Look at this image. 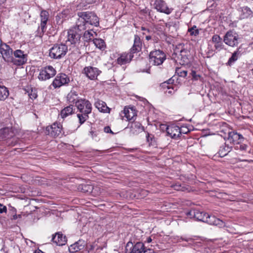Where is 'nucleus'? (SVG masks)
<instances>
[{
    "mask_svg": "<svg viewBox=\"0 0 253 253\" xmlns=\"http://www.w3.org/2000/svg\"><path fill=\"white\" fill-rule=\"evenodd\" d=\"M133 56V54L130 51L128 53L124 52L117 58V63L120 65L126 64L130 62Z\"/></svg>",
    "mask_w": 253,
    "mask_h": 253,
    "instance_id": "obj_20",
    "label": "nucleus"
},
{
    "mask_svg": "<svg viewBox=\"0 0 253 253\" xmlns=\"http://www.w3.org/2000/svg\"><path fill=\"white\" fill-rule=\"evenodd\" d=\"M0 52L5 62H11L13 61L12 49L8 45L1 42L0 44Z\"/></svg>",
    "mask_w": 253,
    "mask_h": 253,
    "instance_id": "obj_9",
    "label": "nucleus"
},
{
    "mask_svg": "<svg viewBox=\"0 0 253 253\" xmlns=\"http://www.w3.org/2000/svg\"><path fill=\"white\" fill-rule=\"evenodd\" d=\"M153 34H149L147 35H146L145 39L147 41H149L152 39V35Z\"/></svg>",
    "mask_w": 253,
    "mask_h": 253,
    "instance_id": "obj_49",
    "label": "nucleus"
},
{
    "mask_svg": "<svg viewBox=\"0 0 253 253\" xmlns=\"http://www.w3.org/2000/svg\"><path fill=\"white\" fill-rule=\"evenodd\" d=\"M162 129L166 128L167 135L172 138H176L180 137L181 135V131L180 128L178 126H166L165 125H162Z\"/></svg>",
    "mask_w": 253,
    "mask_h": 253,
    "instance_id": "obj_11",
    "label": "nucleus"
},
{
    "mask_svg": "<svg viewBox=\"0 0 253 253\" xmlns=\"http://www.w3.org/2000/svg\"><path fill=\"white\" fill-rule=\"evenodd\" d=\"M210 42L214 44L215 49L217 51H220L224 48V44L222 43V39L218 35H214L210 41Z\"/></svg>",
    "mask_w": 253,
    "mask_h": 253,
    "instance_id": "obj_23",
    "label": "nucleus"
},
{
    "mask_svg": "<svg viewBox=\"0 0 253 253\" xmlns=\"http://www.w3.org/2000/svg\"><path fill=\"white\" fill-rule=\"evenodd\" d=\"M76 105L80 113L89 114L91 112V104L87 100L81 99L76 102Z\"/></svg>",
    "mask_w": 253,
    "mask_h": 253,
    "instance_id": "obj_8",
    "label": "nucleus"
},
{
    "mask_svg": "<svg viewBox=\"0 0 253 253\" xmlns=\"http://www.w3.org/2000/svg\"><path fill=\"white\" fill-rule=\"evenodd\" d=\"M84 31L81 30L76 23L75 26L71 28L68 30L67 42H70L72 44L79 43Z\"/></svg>",
    "mask_w": 253,
    "mask_h": 253,
    "instance_id": "obj_3",
    "label": "nucleus"
},
{
    "mask_svg": "<svg viewBox=\"0 0 253 253\" xmlns=\"http://www.w3.org/2000/svg\"><path fill=\"white\" fill-rule=\"evenodd\" d=\"M21 217V215L20 214L17 215L16 214H15L13 215V219H16L18 217L20 218Z\"/></svg>",
    "mask_w": 253,
    "mask_h": 253,
    "instance_id": "obj_50",
    "label": "nucleus"
},
{
    "mask_svg": "<svg viewBox=\"0 0 253 253\" xmlns=\"http://www.w3.org/2000/svg\"><path fill=\"white\" fill-rule=\"evenodd\" d=\"M191 74L192 79L194 80H201V76L200 75L197 74L196 72L195 71H192Z\"/></svg>",
    "mask_w": 253,
    "mask_h": 253,
    "instance_id": "obj_43",
    "label": "nucleus"
},
{
    "mask_svg": "<svg viewBox=\"0 0 253 253\" xmlns=\"http://www.w3.org/2000/svg\"><path fill=\"white\" fill-rule=\"evenodd\" d=\"M120 115L123 119L125 117L127 121H130L133 120L136 116V112L133 108L125 107L124 110L121 111Z\"/></svg>",
    "mask_w": 253,
    "mask_h": 253,
    "instance_id": "obj_18",
    "label": "nucleus"
},
{
    "mask_svg": "<svg viewBox=\"0 0 253 253\" xmlns=\"http://www.w3.org/2000/svg\"><path fill=\"white\" fill-rule=\"evenodd\" d=\"M79 17L76 23L78 26L82 30H85L90 28L89 25L98 26L99 25V18L96 15L92 12L84 11L78 13Z\"/></svg>",
    "mask_w": 253,
    "mask_h": 253,
    "instance_id": "obj_1",
    "label": "nucleus"
},
{
    "mask_svg": "<svg viewBox=\"0 0 253 253\" xmlns=\"http://www.w3.org/2000/svg\"><path fill=\"white\" fill-rule=\"evenodd\" d=\"M67 100L70 102L76 104V102L79 100L78 94L75 90H72L67 95Z\"/></svg>",
    "mask_w": 253,
    "mask_h": 253,
    "instance_id": "obj_31",
    "label": "nucleus"
},
{
    "mask_svg": "<svg viewBox=\"0 0 253 253\" xmlns=\"http://www.w3.org/2000/svg\"><path fill=\"white\" fill-rule=\"evenodd\" d=\"M252 73L253 75V69L252 70Z\"/></svg>",
    "mask_w": 253,
    "mask_h": 253,
    "instance_id": "obj_56",
    "label": "nucleus"
},
{
    "mask_svg": "<svg viewBox=\"0 0 253 253\" xmlns=\"http://www.w3.org/2000/svg\"><path fill=\"white\" fill-rule=\"evenodd\" d=\"M129 129L130 133L131 134L136 135L142 132L144 130V127L139 122H134L131 123Z\"/></svg>",
    "mask_w": 253,
    "mask_h": 253,
    "instance_id": "obj_26",
    "label": "nucleus"
},
{
    "mask_svg": "<svg viewBox=\"0 0 253 253\" xmlns=\"http://www.w3.org/2000/svg\"><path fill=\"white\" fill-rule=\"evenodd\" d=\"M90 134L92 139H94L95 141H98L99 140L97 137V134L96 132L91 131L90 132Z\"/></svg>",
    "mask_w": 253,
    "mask_h": 253,
    "instance_id": "obj_46",
    "label": "nucleus"
},
{
    "mask_svg": "<svg viewBox=\"0 0 253 253\" xmlns=\"http://www.w3.org/2000/svg\"><path fill=\"white\" fill-rule=\"evenodd\" d=\"M240 55V51L239 50L235 51L232 55L231 57L229 58L228 62L227 65L229 66H231L235 61H236Z\"/></svg>",
    "mask_w": 253,
    "mask_h": 253,
    "instance_id": "obj_35",
    "label": "nucleus"
},
{
    "mask_svg": "<svg viewBox=\"0 0 253 253\" xmlns=\"http://www.w3.org/2000/svg\"><path fill=\"white\" fill-rule=\"evenodd\" d=\"M247 145L246 144H241L239 146V147L237 146L236 147H235V149L238 150V149H240L241 150V151H245L247 149Z\"/></svg>",
    "mask_w": 253,
    "mask_h": 253,
    "instance_id": "obj_45",
    "label": "nucleus"
},
{
    "mask_svg": "<svg viewBox=\"0 0 253 253\" xmlns=\"http://www.w3.org/2000/svg\"><path fill=\"white\" fill-rule=\"evenodd\" d=\"M232 146H229L226 143L220 147L218 151V155L220 157H223L226 156L232 150Z\"/></svg>",
    "mask_w": 253,
    "mask_h": 253,
    "instance_id": "obj_29",
    "label": "nucleus"
},
{
    "mask_svg": "<svg viewBox=\"0 0 253 253\" xmlns=\"http://www.w3.org/2000/svg\"><path fill=\"white\" fill-rule=\"evenodd\" d=\"M239 39V36L237 33L234 30H229L224 35L223 42L230 46L235 47L238 45Z\"/></svg>",
    "mask_w": 253,
    "mask_h": 253,
    "instance_id": "obj_6",
    "label": "nucleus"
},
{
    "mask_svg": "<svg viewBox=\"0 0 253 253\" xmlns=\"http://www.w3.org/2000/svg\"><path fill=\"white\" fill-rule=\"evenodd\" d=\"M147 242V243H150L152 242V239L151 238V237H148L147 238V240H146Z\"/></svg>",
    "mask_w": 253,
    "mask_h": 253,
    "instance_id": "obj_52",
    "label": "nucleus"
},
{
    "mask_svg": "<svg viewBox=\"0 0 253 253\" xmlns=\"http://www.w3.org/2000/svg\"><path fill=\"white\" fill-rule=\"evenodd\" d=\"M204 222L207 223L210 225H216L219 227L224 226L225 223L222 220L215 217L213 215H210L207 214Z\"/></svg>",
    "mask_w": 253,
    "mask_h": 253,
    "instance_id": "obj_21",
    "label": "nucleus"
},
{
    "mask_svg": "<svg viewBox=\"0 0 253 253\" xmlns=\"http://www.w3.org/2000/svg\"><path fill=\"white\" fill-rule=\"evenodd\" d=\"M77 117L79 118L80 124L82 125L88 118V114L79 113L77 114Z\"/></svg>",
    "mask_w": 253,
    "mask_h": 253,
    "instance_id": "obj_40",
    "label": "nucleus"
},
{
    "mask_svg": "<svg viewBox=\"0 0 253 253\" xmlns=\"http://www.w3.org/2000/svg\"><path fill=\"white\" fill-rule=\"evenodd\" d=\"M154 5L157 11L169 14L172 11V9L169 8L167 3L163 0H156Z\"/></svg>",
    "mask_w": 253,
    "mask_h": 253,
    "instance_id": "obj_15",
    "label": "nucleus"
},
{
    "mask_svg": "<svg viewBox=\"0 0 253 253\" xmlns=\"http://www.w3.org/2000/svg\"><path fill=\"white\" fill-rule=\"evenodd\" d=\"M142 48V42L140 37L137 35H134L133 44L130 49L129 51L133 54L135 53L140 52Z\"/></svg>",
    "mask_w": 253,
    "mask_h": 253,
    "instance_id": "obj_22",
    "label": "nucleus"
},
{
    "mask_svg": "<svg viewBox=\"0 0 253 253\" xmlns=\"http://www.w3.org/2000/svg\"><path fill=\"white\" fill-rule=\"evenodd\" d=\"M244 139V137L241 134L236 131H232L228 132L226 141L232 144H239Z\"/></svg>",
    "mask_w": 253,
    "mask_h": 253,
    "instance_id": "obj_17",
    "label": "nucleus"
},
{
    "mask_svg": "<svg viewBox=\"0 0 253 253\" xmlns=\"http://www.w3.org/2000/svg\"><path fill=\"white\" fill-rule=\"evenodd\" d=\"M93 42L96 47L100 49H104L105 44L104 41L100 39H95L93 40Z\"/></svg>",
    "mask_w": 253,
    "mask_h": 253,
    "instance_id": "obj_37",
    "label": "nucleus"
},
{
    "mask_svg": "<svg viewBox=\"0 0 253 253\" xmlns=\"http://www.w3.org/2000/svg\"><path fill=\"white\" fill-rule=\"evenodd\" d=\"M174 189H176V190H181V188H180V185H175L174 186Z\"/></svg>",
    "mask_w": 253,
    "mask_h": 253,
    "instance_id": "obj_51",
    "label": "nucleus"
},
{
    "mask_svg": "<svg viewBox=\"0 0 253 253\" xmlns=\"http://www.w3.org/2000/svg\"><path fill=\"white\" fill-rule=\"evenodd\" d=\"M62 127L60 124L54 123L46 127L47 134L52 137H56L61 133Z\"/></svg>",
    "mask_w": 253,
    "mask_h": 253,
    "instance_id": "obj_16",
    "label": "nucleus"
},
{
    "mask_svg": "<svg viewBox=\"0 0 253 253\" xmlns=\"http://www.w3.org/2000/svg\"><path fill=\"white\" fill-rule=\"evenodd\" d=\"M173 81V80H172L171 79H169V81H168V83L169 84H170V83H172V82Z\"/></svg>",
    "mask_w": 253,
    "mask_h": 253,
    "instance_id": "obj_54",
    "label": "nucleus"
},
{
    "mask_svg": "<svg viewBox=\"0 0 253 253\" xmlns=\"http://www.w3.org/2000/svg\"><path fill=\"white\" fill-rule=\"evenodd\" d=\"M166 59L165 53L160 49L152 51L149 54L150 62L153 65H161Z\"/></svg>",
    "mask_w": 253,
    "mask_h": 253,
    "instance_id": "obj_5",
    "label": "nucleus"
},
{
    "mask_svg": "<svg viewBox=\"0 0 253 253\" xmlns=\"http://www.w3.org/2000/svg\"><path fill=\"white\" fill-rule=\"evenodd\" d=\"M140 29L143 31L142 34L143 35L153 34L154 33L153 28L150 27L141 26Z\"/></svg>",
    "mask_w": 253,
    "mask_h": 253,
    "instance_id": "obj_39",
    "label": "nucleus"
},
{
    "mask_svg": "<svg viewBox=\"0 0 253 253\" xmlns=\"http://www.w3.org/2000/svg\"><path fill=\"white\" fill-rule=\"evenodd\" d=\"M52 241L57 245L62 246L65 244L67 240L65 236L60 232H58L52 235Z\"/></svg>",
    "mask_w": 253,
    "mask_h": 253,
    "instance_id": "obj_25",
    "label": "nucleus"
},
{
    "mask_svg": "<svg viewBox=\"0 0 253 253\" xmlns=\"http://www.w3.org/2000/svg\"><path fill=\"white\" fill-rule=\"evenodd\" d=\"M78 190L83 193H90L93 190V186L90 184H82L79 185Z\"/></svg>",
    "mask_w": 253,
    "mask_h": 253,
    "instance_id": "obj_30",
    "label": "nucleus"
},
{
    "mask_svg": "<svg viewBox=\"0 0 253 253\" xmlns=\"http://www.w3.org/2000/svg\"><path fill=\"white\" fill-rule=\"evenodd\" d=\"M94 105L96 108L101 112L105 113H109L111 109L109 108L106 103L102 100H98L95 103Z\"/></svg>",
    "mask_w": 253,
    "mask_h": 253,
    "instance_id": "obj_27",
    "label": "nucleus"
},
{
    "mask_svg": "<svg viewBox=\"0 0 253 253\" xmlns=\"http://www.w3.org/2000/svg\"><path fill=\"white\" fill-rule=\"evenodd\" d=\"M192 240V239L191 238L181 237L180 240L178 241L180 242L181 240H182V241H185L186 242H189L190 241H191Z\"/></svg>",
    "mask_w": 253,
    "mask_h": 253,
    "instance_id": "obj_48",
    "label": "nucleus"
},
{
    "mask_svg": "<svg viewBox=\"0 0 253 253\" xmlns=\"http://www.w3.org/2000/svg\"><path fill=\"white\" fill-rule=\"evenodd\" d=\"M35 253H44L43 252H42V251H40V250H39V251H37L35 252Z\"/></svg>",
    "mask_w": 253,
    "mask_h": 253,
    "instance_id": "obj_55",
    "label": "nucleus"
},
{
    "mask_svg": "<svg viewBox=\"0 0 253 253\" xmlns=\"http://www.w3.org/2000/svg\"><path fill=\"white\" fill-rule=\"evenodd\" d=\"M9 95L8 89L4 86L0 85V100H4Z\"/></svg>",
    "mask_w": 253,
    "mask_h": 253,
    "instance_id": "obj_34",
    "label": "nucleus"
},
{
    "mask_svg": "<svg viewBox=\"0 0 253 253\" xmlns=\"http://www.w3.org/2000/svg\"><path fill=\"white\" fill-rule=\"evenodd\" d=\"M86 244L84 241L79 240L74 244L70 245L69 250L71 253H76L84 249Z\"/></svg>",
    "mask_w": 253,
    "mask_h": 253,
    "instance_id": "obj_24",
    "label": "nucleus"
},
{
    "mask_svg": "<svg viewBox=\"0 0 253 253\" xmlns=\"http://www.w3.org/2000/svg\"><path fill=\"white\" fill-rule=\"evenodd\" d=\"M7 208L6 206L0 203V213H6Z\"/></svg>",
    "mask_w": 253,
    "mask_h": 253,
    "instance_id": "obj_44",
    "label": "nucleus"
},
{
    "mask_svg": "<svg viewBox=\"0 0 253 253\" xmlns=\"http://www.w3.org/2000/svg\"><path fill=\"white\" fill-rule=\"evenodd\" d=\"M241 16L243 18H247L252 15L253 12L248 6H244L241 8Z\"/></svg>",
    "mask_w": 253,
    "mask_h": 253,
    "instance_id": "obj_33",
    "label": "nucleus"
},
{
    "mask_svg": "<svg viewBox=\"0 0 253 253\" xmlns=\"http://www.w3.org/2000/svg\"><path fill=\"white\" fill-rule=\"evenodd\" d=\"M188 32L191 36H197L199 34L198 29H197L196 26H194L191 28L188 29Z\"/></svg>",
    "mask_w": 253,
    "mask_h": 253,
    "instance_id": "obj_41",
    "label": "nucleus"
},
{
    "mask_svg": "<svg viewBox=\"0 0 253 253\" xmlns=\"http://www.w3.org/2000/svg\"><path fill=\"white\" fill-rule=\"evenodd\" d=\"M9 130V128L8 127L0 126V138H6Z\"/></svg>",
    "mask_w": 253,
    "mask_h": 253,
    "instance_id": "obj_38",
    "label": "nucleus"
},
{
    "mask_svg": "<svg viewBox=\"0 0 253 253\" xmlns=\"http://www.w3.org/2000/svg\"><path fill=\"white\" fill-rule=\"evenodd\" d=\"M190 55V52L189 50L183 49L180 51V53L178 56V58L180 59L181 64H186L189 62V56Z\"/></svg>",
    "mask_w": 253,
    "mask_h": 253,
    "instance_id": "obj_28",
    "label": "nucleus"
},
{
    "mask_svg": "<svg viewBox=\"0 0 253 253\" xmlns=\"http://www.w3.org/2000/svg\"><path fill=\"white\" fill-rule=\"evenodd\" d=\"M15 58L13 57V62L16 65H23L27 61L26 55L21 50H16L13 53Z\"/></svg>",
    "mask_w": 253,
    "mask_h": 253,
    "instance_id": "obj_14",
    "label": "nucleus"
},
{
    "mask_svg": "<svg viewBox=\"0 0 253 253\" xmlns=\"http://www.w3.org/2000/svg\"><path fill=\"white\" fill-rule=\"evenodd\" d=\"M49 18V13L46 10H42L40 13L41 24L39 27L38 36L42 37L46 29L47 22Z\"/></svg>",
    "mask_w": 253,
    "mask_h": 253,
    "instance_id": "obj_10",
    "label": "nucleus"
},
{
    "mask_svg": "<svg viewBox=\"0 0 253 253\" xmlns=\"http://www.w3.org/2000/svg\"><path fill=\"white\" fill-rule=\"evenodd\" d=\"M176 72L178 75L181 77H185L187 75V72L185 70H180L179 69L176 70Z\"/></svg>",
    "mask_w": 253,
    "mask_h": 253,
    "instance_id": "obj_42",
    "label": "nucleus"
},
{
    "mask_svg": "<svg viewBox=\"0 0 253 253\" xmlns=\"http://www.w3.org/2000/svg\"><path fill=\"white\" fill-rule=\"evenodd\" d=\"M104 131L106 133H111L114 134L113 132L111 130V128L109 126H105L104 128Z\"/></svg>",
    "mask_w": 253,
    "mask_h": 253,
    "instance_id": "obj_47",
    "label": "nucleus"
},
{
    "mask_svg": "<svg viewBox=\"0 0 253 253\" xmlns=\"http://www.w3.org/2000/svg\"><path fill=\"white\" fill-rule=\"evenodd\" d=\"M70 82L69 78L65 74H59L52 82L54 88H57L68 84Z\"/></svg>",
    "mask_w": 253,
    "mask_h": 253,
    "instance_id": "obj_12",
    "label": "nucleus"
},
{
    "mask_svg": "<svg viewBox=\"0 0 253 253\" xmlns=\"http://www.w3.org/2000/svg\"><path fill=\"white\" fill-rule=\"evenodd\" d=\"M13 210L14 211H16L15 209H14V208H13Z\"/></svg>",
    "mask_w": 253,
    "mask_h": 253,
    "instance_id": "obj_57",
    "label": "nucleus"
},
{
    "mask_svg": "<svg viewBox=\"0 0 253 253\" xmlns=\"http://www.w3.org/2000/svg\"><path fill=\"white\" fill-rule=\"evenodd\" d=\"M67 46L63 43L56 44L49 50V55L51 58L60 59L67 52Z\"/></svg>",
    "mask_w": 253,
    "mask_h": 253,
    "instance_id": "obj_4",
    "label": "nucleus"
},
{
    "mask_svg": "<svg viewBox=\"0 0 253 253\" xmlns=\"http://www.w3.org/2000/svg\"><path fill=\"white\" fill-rule=\"evenodd\" d=\"M208 213L200 211L197 209H193L187 213V215L190 217H194L197 220L205 221Z\"/></svg>",
    "mask_w": 253,
    "mask_h": 253,
    "instance_id": "obj_19",
    "label": "nucleus"
},
{
    "mask_svg": "<svg viewBox=\"0 0 253 253\" xmlns=\"http://www.w3.org/2000/svg\"><path fill=\"white\" fill-rule=\"evenodd\" d=\"M95 34V32L92 30H87L85 31L84 33V39L86 42H89L93 38V34Z\"/></svg>",
    "mask_w": 253,
    "mask_h": 253,
    "instance_id": "obj_36",
    "label": "nucleus"
},
{
    "mask_svg": "<svg viewBox=\"0 0 253 253\" xmlns=\"http://www.w3.org/2000/svg\"><path fill=\"white\" fill-rule=\"evenodd\" d=\"M56 73V70L52 66H46L40 69L38 79L40 81H46L53 77Z\"/></svg>",
    "mask_w": 253,
    "mask_h": 253,
    "instance_id": "obj_7",
    "label": "nucleus"
},
{
    "mask_svg": "<svg viewBox=\"0 0 253 253\" xmlns=\"http://www.w3.org/2000/svg\"><path fill=\"white\" fill-rule=\"evenodd\" d=\"M126 250L128 253H154L152 250L145 248L144 244L140 242L129 241L126 245Z\"/></svg>",
    "mask_w": 253,
    "mask_h": 253,
    "instance_id": "obj_2",
    "label": "nucleus"
},
{
    "mask_svg": "<svg viewBox=\"0 0 253 253\" xmlns=\"http://www.w3.org/2000/svg\"><path fill=\"white\" fill-rule=\"evenodd\" d=\"M30 98H32V99H33V98H36V97H37V95H35V94H33V95L31 94V95H30Z\"/></svg>",
    "mask_w": 253,
    "mask_h": 253,
    "instance_id": "obj_53",
    "label": "nucleus"
},
{
    "mask_svg": "<svg viewBox=\"0 0 253 253\" xmlns=\"http://www.w3.org/2000/svg\"><path fill=\"white\" fill-rule=\"evenodd\" d=\"M84 73L90 80H95L97 79L98 76L101 73V71L96 67L88 66L84 68Z\"/></svg>",
    "mask_w": 253,
    "mask_h": 253,
    "instance_id": "obj_13",
    "label": "nucleus"
},
{
    "mask_svg": "<svg viewBox=\"0 0 253 253\" xmlns=\"http://www.w3.org/2000/svg\"><path fill=\"white\" fill-rule=\"evenodd\" d=\"M74 106L72 105L67 106L62 110L61 112V116L62 118H66L70 115H71L74 111Z\"/></svg>",
    "mask_w": 253,
    "mask_h": 253,
    "instance_id": "obj_32",
    "label": "nucleus"
}]
</instances>
